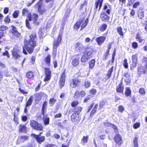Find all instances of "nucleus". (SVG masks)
Instances as JSON below:
<instances>
[{
	"label": "nucleus",
	"instance_id": "obj_1",
	"mask_svg": "<svg viewBox=\"0 0 147 147\" xmlns=\"http://www.w3.org/2000/svg\"><path fill=\"white\" fill-rule=\"evenodd\" d=\"M36 36L35 33L32 34L28 37L25 38L24 47L28 52L32 53L33 51L34 47L36 46Z\"/></svg>",
	"mask_w": 147,
	"mask_h": 147
},
{
	"label": "nucleus",
	"instance_id": "obj_2",
	"mask_svg": "<svg viewBox=\"0 0 147 147\" xmlns=\"http://www.w3.org/2000/svg\"><path fill=\"white\" fill-rule=\"evenodd\" d=\"M93 52V50L92 48H88L86 51L83 54L81 59V61L82 62H86L92 57Z\"/></svg>",
	"mask_w": 147,
	"mask_h": 147
},
{
	"label": "nucleus",
	"instance_id": "obj_3",
	"mask_svg": "<svg viewBox=\"0 0 147 147\" xmlns=\"http://www.w3.org/2000/svg\"><path fill=\"white\" fill-rule=\"evenodd\" d=\"M62 33L60 32L58 35L57 39L54 40L53 44V54L55 55V57L56 56L57 51V48L59 46V44L61 40V36Z\"/></svg>",
	"mask_w": 147,
	"mask_h": 147
},
{
	"label": "nucleus",
	"instance_id": "obj_4",
	"mask_svg": "<svg viewBox=\"0 0 147 147\" xmlns=\"http://www.w3.org/2000/svg\"><path fill=\"white\" fill-rule=\"evenodd\" d=\"M30 125L34 129L36 130L41 131L43 129L42 126L41 124H38L36 121L34 120L31 121Z\"/></svg>",
	"mask_w": 147,
	"mask_h": 147
},
{
	"label": "nucleus",
	"instance_id": "obj_5",
	"mask_svg": "<svg viewBox=\"0 0 147 147\" xmlns=\"http://www.w3.org/2000/svg\"><path fill=\"white\" fill-rule=\"evenodd\" d=\"M45 76L44 81L45 82L48 81L50 80L51 78V72L49 69L46 67L45 68Z\"/></svg>",
	"mask_w": 147,
	"mask_h": 147
},
{
	"label": "nucleus",
	"instance_id": "obj_6",
	"mask_svg": "<svg viewBox=\"0 0 147 147\" xmlns=\"http://www.w3.org/2000/svg\"><path fill=\"white\" fill-rule=\"evenodd\" d=\"M38 17V15L36 13H33L32 15L31 13L29 14L28 16V20L29 21H32L33 22L36 24L38 25V23L36 22Z\"/></svg>",
	"mask_w": 147,
	"mask_h": 147
},
{
	"label": "nucleus",
	"instance_id": "obj_7",
	"mask_svg": "<svg viewBox=\"0 0 147 147\" xmlns=\"http://www.w3.org/2000/svg\"><path fill=\"white\" fill-rule=\"evenodd\" d=\"M31 136L35 138L37 142L40 144L43 142L45 139L44 136H40V134L36 135L34 134H32Z\"/></svg>",
	"mask_w": 147,
	"mask_h": 147
},
{
	"label": "nucleus",
	"instance_id": "obj_8",
	"mask_svg": "<svg viewBox=\"0 0 147 147\" xmlns=\"http://www.w3.org/2000/svg\"><path fill=\"white\" fill-rule=\"evenodd\" d=\"M80 57L78 55L76 56L72 59L71 64L74 67L77 66L79 64Z\"/></svg>",
	"mask_w": 147,
	"mask_h": 147
},
{
	"label": "nucleus",
	"instance_id": "obj_9",
	"mask_svg": "<svg viewBox=\"0 0 147 147\" xmlns=\"http://www.w3.org/2000/svg\"><path fill=\"white\" fill-rule=\"evenodd\" d=\"M100 18L104 22L108 21L110 18L109 16L105 14V12L104 11L102 12L100 15Z\"/></svg>",
	"mask_w": 147,
	"mask_h": 147
},
{
	"label": "nucleus",
	"instance_id": "obj_10",
	"mask_svg": "<svg viewBox=\"0 0 147 147\" xmlns=\"http://www.w3.org/2000/svg\"><path fill=\"white\" fill-rule=\"evenodd\" d=\"M19 53V50L16 47H15L13 48V51H12L13 56L16 59H18L20 57Z\"/></svg>",
	"mask_w": 147,
	"mask_h": 147
},
{
	"label": "nucleus",
	"instance_id": "obj_11",
	"mask_svg": "<svg viewBox=\"0 0 147 147\" xmlns=\"http://www.w3.org/2000/svg\"><path fill=\"white\" fill-rule=\"evenodd\" d=\"M106 38V37L100 36L97 37L96 39V41L99 45H101L104 43Z\"/></svg>",
	"mask_w": 147,
	"mask_h": 147
},
{
	"label": "nucleus",
	"instance_id": "obj_12",
	"mask_svg": "<svg viewBox=\"0 0 147 147\" xmlns=\"http://www.w3.org/2000/svg\"><path fill=\"white\" fill-rule=\"evenodd\" d=\"M65 77V71H64L62 73L59 81L60 85L61 88L63 87L64 85Z\"/></svg>",
	"mask_w": 147,
	"mask_h": 147
},
{
	"label": "nucleus",
	"instance_id": "obj_13",
	"mask_svg": "<svg viewBox=\"0 0 147 147\" xmlns=\"http://www.w3.org/2000/svg\"><path fill=\"white\" fill-rule=\"evenodd\" d=\"M138 55L137 54H136L132 56V66L133 67H136L138 64Z\"/></svg>",
	"mask_w": 147,
	"mask_h": 147
},
{
	"label": "nucleus",
	"instance_id": "obj_14",
	"mask_svg": "<svg viewBox=\"0 0 147 147\" xmlns=\"http://www.w3.org/2000/svg\"><path fill=\"white\" fill-rule=\"evenodd\" d=\"M80 81L77 79H74L70 83V86L72 88H75L80 83Z\"/></svg>",
	"mask_w": 147,
	"mask_h": 147
},
{
	"label": "nucleus",
	"instance_id": "obj_15",
	"mask_svg": "<svg viewBox=\"0 0 147 147\" xmlns=\"http://www.w3.org/2000/svg\"><path fill=\"white\" fill-rule=\"evenodd\" d=\"M103 0H98L96 1L95 3V9L96 11L99 10L102 4Z\"/></svg>",
	"mask_w": 147,
	"mask_h": 147
},
{
	"label": "nucleus",
	"instance_id": "obj_16",
	"mask_svg": "<svg viewBox=\"0 0 147 147\" xmlns=\"http://www.w3.org/2000/svg\"><path fill=\"white\" fill-rule=\"evenodd\" d=\"M75 49L77 51L80 52L82 51L84 48L83 45L80 43H77L75 45Z\"/></svg>",
	"mask_w": 147,
	"mask_h": 147
},
{
	"label": "nucleus",
	"instance_id": "obj_17",
	"mask_svg": "<svg viewBox=\"0 0 147 147\" xmlns=\"http://www.w3.org/2000/svg\"><path fill=\"white\" fill-rule=\"evenodd\" d=\"M110 7V6L108 3L105 4L104 6V11L107 14H109L111 11V8Z\"/></svg>",
	"mask_w": 147,
	"mask_h": 147
},
{
	"label": "nucleus",
	"instance_id": "obj_18",
	"mask_svg": "<svg viewBox=\"0 0 147 147\" xmlns=\"http://www.w3.org/2000/svg\"><path fill=\"white\" fill-rule=\"evenodd\" d=\"M123 90L124 87L122 86L121 83L119 84L117 87L116 91L118 92L122 93L123 92Z\"/></svg>",
	"mask_w": 147,
	"mask_h": 147
},
{
	"label": "nucleus",
	"instance_id": "obj_19",
	"mask_svg": "<svg viewBox=\"0 0 147 147\" xmlns=\"http://www.w3.org/2000/svg\"><path fill=\"white\" fill-rule=\"evenodd\" d=\"M115 140L119 145H120L121 143V138L119 135H117L115 137Z\"/></svg>",
	"mask_w": 147,
	"mask_h": 147
},
{
	"label": "nucleus",
	"instance_id": "obj_20",
	"mask_svg": "<svg viewBox=\"0 0 147 147\" xmlns=\"http://www.w3.org/2000/svg\"><path fill=\"white\" fill-rule=\"evenodd\" d=\"M71 119L72 121L76 122L79 120V115L74 113L71 115Z\"/></svg>",
	"mask_w": 147,
	"mask_h": 147
},
{
	"label": "nucleus",
	"instance_id": "obj_21",
	"mask_svg": "<svg viewBox=\"0 0 147 147\" xmlns=\"http://www.w3.org/2000/svg\"><path fill=\"white\" fill-rule=\"evenodd\" d=\"M20 132L25 133L27 131V127L24 125H20L19 126Z\"/></svg>",
	"mask_w": 147,
	"mask_h": 147
},
{
	"label": "nucleus",
	"instance_id": "obj_22",
	"mask_svg": "<svg viewBox=\"0 0 147 147\" xmlns=\"http://www.w3.org/2000/svg\"><path fill=\"white\" fill-rule=\"evenodd\" d=\"M28 140V137L26 136H20L18 138V142H24Z\"/></svg>",
	"mask_w": 147,
	"mask_h": 147
},
{
	"label": "nucleus",
	"instance_id": "obj_23",
	"mask_svg": "<svg viewBox=\"0 0 147 147\" xmlns=\"http://www.w3.org/2000/svg\"><path fill=\"white\" fill-rule=\"evenodd\" d=\"M45 63L49 67L51 65V55H48L45 59Z\"/></svg>",
	"mask_w": 147,
	"mask_h": 147
},
{
	"label": "nucleus",
	"instance_id": "obj_24",
	"mask_svg": "<svg viewBox=\"0 0 147 147\" xmlns=\"http://www.w3.org/2000/svg\"><path fill=\"white\" fill-rule=\"evenodd\" d=\"M31 12H29V10L27 8H24L22 10V16H27V18H28V16L29 14L30 15Z\"/></svg>",
	"mask_w": 147,
	"mask_h": 147
},
{
	"label": "nucleus",
	"instance_id": "obj_25",
	"mask_svg": "<svg viewBox=\"0 0 147 147\" xmlns=\"http://www.w3.org/2000/svg\"><path fill=\"white\" fill-rule=\"evenodd\" d=\"M136 39L137 41L139 42L142 43L144 42L145 41L144 39L139 34H137L136 36Z\"/></svg>",
	"mask_w": 147,
	"mask_h": 147
},
{
	"label": "nucleus",
	"instance_id": "obj_26",
	"mask_svg": "<svg viewBox=\"0 0 147 147\" xmlns=\"http://www.w3.org/2000/svg\"><path fill=\"white\" fill-rule=\"evenodd\" d=\"M82 108L78 106L73 109V111L75 113H77V114L79 115L82 111Z\"/></svg>",
	"mask_w": 147,
	"mask_h": 147
},
{
	"label": "nucleus",
	"instance_id": "obj_27",
	"mask_svg": "<svg viewBox=\"0 0 147 147\" xmlns=\"http://www.w3.org/2000/svg\"><path fill=\"white\" fill-rule=\"evenodd\" d=\"M82 22V20H80L77 21L76 23L74 26V28L75 29L77 30L80 28Z\"/></svg>",
	"mask_w": 147,
	"mask_h": 147
},
{
	"label": "nucleus",
	"instance_id": "obj_28",
	"mask_svg": "<svg viewBox=\"0 0 147 147\" xmlns=\"http://www.w3.org/2000/svg\"><path fill=\"white\" fill-rule=\"evenodd\" d=\"M113 69L114 67L113 66L109 70L106 75V77H107V79H109L111 77V74L113 71Z\"/></svg>",
	"mask_w": 147,
	"mask_h": 147
},
{
	"label": "nucleus",
	"instance_id": "obj_29",
	"mask_svg": "<svg viewBox=\"0 0 147 147\" xmlns=\"http://www.w3.org/2000/svg\"><path fill=\"white\" fill-rule=\"evenodd\" d=\"M131 91L130 88L127 87L125 88V96H129L131 95Z\"/></svg>",
	"mask_w": 147,
	"mask_h": 147
},
{
	"label": "nucleus",
	"instance_id": "obj_30",
	"mask_svg": "<svg viewBox=\"0 0 147 147\" xmlns=\"http://www.w3.org/2000/svg\"><path fill=\"white\" fill-rule=\"evenodd\" d=\"M95 62V61L94 59H92L89 62V69H92L94 67Z\"/></svg>",
	"mask_w": 147,
	"mask_h": 147
},
{
	"label": "nucleus",
	"instance_id": "obj_31",
	"mask_svg": "<svg viewBox=\"0 0 147 147\" xmlns=\"http://www.w3.org/2000/svg\"><path fill=\"white\" fill-rule=\"evenodd\" d=\"M88 139V136H84L81 140V143L83 144H84L87 142Z\"/></svg>",
	"mask_w": 147,
	"mask_h": 147
},
{
	"label": "nucleus",
	"instance_id": "obj_32",
	"mask_svg": "<svg viewBox=\"0 0 147 147\" xmlns=\"http://www.w3.org/2000/svg\"><path fill=\"white\" fill-rule=\"evenodd\" d=\"M33 101V98L32 96H30L29 99H28V100L27 102H26V107H28L30 106Z\"/></svg>",
	"mask_w": 147,
	"mask_h": 147
},
{
	"label": "nucleus",
	"instance_id": "obj_33",
	"mask_svg": "<svg viewBox=\"0 0 147 147\" xmlns=\"http://www.w3.org/2000/svg\"><path fill=\"white\" fill-rule=\"evenodd\" d=\"M47 101H45L43 104L42 106V115H44V111L46 108V107H47Z\"/></svg>",
	"mask_w": 147,
	"mask_h": 147
},
{
	"label": "nucleus",
	"instance_id": "obj_34",
	"mask_svg": "<svg viewBox=\"0 0 147 147\" xmlns=\"http://www.w3.org/2000/svg\"><path fill=\"white\" fill-rule=\"evenodd\" d=\"M107 27V25L105 24H103L101 25L99 30L101 32L104 31L106 29Z\"/></svg>",
	"mask_w": 147,
	"mask_h": 147
},
{
	"label": "nucleus",
	"instance_id": "obj_35",
	"mask_svg": "<svg viewBox=\"0 0 147 147\" xmlns=\"http://www.w3.org/2000/svg\"><path fill=\"white\" fill-rule=\"evenodd\" d=\"M117 31L119 34L121 36H123V33L122 31V29L121 27L119 26L117 28Z\"/></svg>",
	"mask_w": 147,
	"mask_h": 147
},
{
	"label": "nucleus",
	"instance_id": "obj_36",
	"mask_svg": "<svg viewBox=\"0 0 147 147\" xmlns=\"http://www.w3.org/2000/svg\"><path fill=\"white\" fill-rule=\"evenodd\" d=\"M98 105L97 104H96L93 108L92 111L90 113L91 116H92L96 112V109L98 107Z\"/></svg>",
	"mask_w": 147,
	"mask_h": 147
},
{
	"label": "nucleus",
	"instance_id": "obj_37",
	"mask_svg": "<svg viewBox=\"0 0 147 147\" xmlns=\"http://www.w3.org/2000/svg\"><path fill=\"white\" fill-rule=\"evenodd\" d=\"M106 101L105 100H103L100 101L99 104V108L100 109L105 105Z\"/></svg>",
	"mask_w": 147,
	"mask_h": 147
},
{
	"label": "nucleus",
	"instance_id": "obj_38",
	"mask_svg": "<svg viewBox=\"0 0 147 147\" xmlns=\"http://www.w3.org/2000/svg\"><path fill=\"white\" fill-rule=\"evenodd\" d=\"M138 138L137 137H136L134 138L133 141L134 147H138Z\"/></svg>",
	"mask_w": 147,
	"mask_h": 147
},
{
	"label": "nucleus",
	"instance_id": "obj_39",
	"mask_svg": "<svg viewBox=\"0 0 147 147\" xmlns=\"http://www.w3.org/2000/svg\"><path fill=\"white\" fill-rule=\"evenodd\" d=\"M34 73L32 71H29L26 74V76L28 78H31L34 76Z\"/></svg>",
	"mask_w": 147,
	"mask_h": 147
},
{
	"label": "nucleus",
	"instance_id": "obj_40",
	"mask_svg": "<svg viewBox=\"0 0 147 147\" xmlns=\"http://www.w3.org/2000/svg\"><path fill=\"white\" fill-rule=\"evenodd\" d=\"M38 11L40 14H42L45 12V9L44 7H42L40 8H38Z\"/></svg>",
	"mask_w": 147,
	"mask_h": 147
},
{
	"label": "nucleus",
	"instance_id": "obj_41",
	"mask_svg": "<svg viewBox=\"0 0 147 147\" xmlns=\"http://www.w3.org/2000/svg\"><path fill=\"white\" fill-rule=\"evenodd\" d=\"M43 121L45 125H48L49 123V117L44 118Z\"/></svg>",
	"mask_w": 147,
	"mask_h": 147
},
{
	"label": "nucleus",
	"instance_id": "obj_42",
	"mask_svg": "<svg viewBox=\"0 0 147 147\" xmlns=\"http://www.w3.org/2000/svg\"><path fill=\"white\" fill-rule=\"evenodd\" d=\"M43 1L42 0H40L36 4L35 6L37 7L38 9L39 7H42V4Z\"/></svg>",
	"mask_w": 147,
	"mask_h": 147
},
{
	"label": "nucleus",
	"instance_id": "obj_43",
	"mask_svg": "<svg viewBox=\"0 0 147 147\" xmlns=\"http://www.w3.org/2000/svg\"><path fill=\"white\" fill-rule=\"evenodd\" d=\"M138 72H141L144 71V67L142 66L141 65H139L138 66Z\"/></svg>",
	"mask_w": 147,
	"mask_h": 147
},
{
	"label": "nucleus",
	"instance_id": "obj_44",
	"mask_svg": "<svg viewBox=\"0 0 147 147\" xmlns=\"http://www.w3.org/2000/svg\"><path fill=\"white\" fill-rule=\"evenodd\" d=\"M29 20L28 19H27L26 20V27L29 29H31V26L30 25V23L29 22Z\"/></svg>",
	"mask_w": 147,
	"mask_h": 147
},
{
	"label": "nucleus",
	"instance_id": "obj_45",
	"mask_svg": "<svg viewBox=\"0 0 147 147\" xmlns=\"http://www.w3.org/2000/svg\"><path fill=\"white\" fill-rule=\"evenodd\" d=\"M56 101V100L54 98H52L50 99L49 103L52 105H53L55 104V102Z\"/></svg>",
	"mask_w": 147,
	"mask_h": 147
},
{
	"label": "nucleus",
	"instance_id": "obj_46",
	"mask_svg": "<svg viewBox=\"0 0 147 147\" xmlns=\"http://www.w3.org/2000/svg\"><path fill=\"white\" fill-rule=\"evenodd\" d=\"M123 65L125 68L128 67V64L127 59H125L123 61Z\"/></svg>",
	"mask_w": 147,
	"mask_h": 147
},
{
	"label": "nucleus",
	"instance_id": "obj_47",
	"mask_svg": "<svg viewBox=\"0 0 147 147\" xmlns=\"http://www.w3.org/2000/svg\"><path fill=\"white\" fill-rule=\"evenodd\" d=\"M139 92L140 94L142 95H144L145 94V89L143 88H141L139 89Z\"/></svg>",
	"mask_w": 147,
	"mask_h": 147
},
{
	"label": "nucleus",
	"instance_id": "obj_48",
	"mask_svg": "<svg viewBox=\"0 0 147 147\" xmlns=\"http://www.w3.org/2000/svg\"><path fill=\"white\" fill-rule=\"evenodd\" d=\"M13 33L17 37H19L20 36V33L15 30H13Z\"/></svg>",
	"mask_w": 147,
	"mask_h": 147
},
{
	"label": "nucleus",
	"instance_id": "obj_49",
	"mask_svg": "<svg viewBox=\"0 0 147 147\" xmlns=\"http://www.w3.org/2000/svg\"><path fill=\"white\" fill-rule=\"evenodd\" d=\"M140 126V123H136L134 124L133 127L135 129H136L139 128Z\"/></svg>",
	"mask_w": 147,
	"mask_h": 147
},
{
	"label": "nucleus",
	"instance_id": "obj_50",
	"mask_svg": "<svg viewBox=\"0 0 147 147\" xmlns=\"http://www.w3.org/2000/svg\"><path fill=\"white\" fill-rule=\"evenodd\" d=\"M84 86L86 88H88L90 86V83L88 81H86L84 83Z\"/></svg>",
	"mask_w": 147,
	"mask_h": 147
},
{
	"label": "nucleus",
	"instance_id": "obj_51",
	"mask_svg": "<svg viewBox=\"0 0 147 147\" xmlns=\"http://www.w3.org/2000/svg\"><path fill=\"white\" fill-rule=\"evenodd\" d=\"M14 117L13 119V121L16 125L18 124V120L17 117L15 115V114H14Z\"/></svg>",
	"mask_w": 147,
	"mask_h": 147
},
{
	"label": "nucleus",
	"instance_id": "obj_52",
	"mask_svg": "<svg viewBox=\"0 0 147 147\" xmlns=\"http://www.w3.org/2000/svg\"><path fill=\"white\" fill-rule=\"evenodd\" d=\"M132 46L133 48L134 49H136L138 48V45L137 42H134L132 44Z\"/></svg>",
	"mask_w": 147,
	"mask_h": 147
},
{
	"label": "nucleus",
	"instance_id": "obj_53",
	"mask_svg": "<svg viewBox=\"0 0 147 147\" xmlns=\"http://www.w3.org/2000/svg\"><path fill=\"white\" fill-rule=\"evenodd\" d=\"M81 24H82V25L81 26V30H82L87 25V23L85 22H84V21H83L82 20Z\"/></svg>",
	"mask_w": 147,
	"mask_h": 147
},
{
	"label": "nucleus",
	"instance_id": "obj_54",
	"mask_svg": "<svg viewBox=\"0 0 147 147\" xmlns=\"http://www.w3.org/2000/svg\"><path fill=\"white\" fill-rule=\"evenodd\" d=\"M19 14V11L18 10H16L13 14V16L14 18H17Z\"/></svg>",
	"mask_w": 147,
	"mask_h": 147
},
{
	"label": "nucleus",
	"instance_id": "obj_55",
	"mask_svg": "<svg viewBox=\"0 0 147 147\" xmlns=\"http://www.w3.org/2000/svg\"><path fill=\"white\" fill-rule=\"evenodd\" d=\"M109 51H107L104 54L103 57V60H106L107 59V57L108 54H109Z\"/></svg>",
	"mask_w": 147,
	"mask_h": 147
},
{
	"label": "nucleus",
	"instance_id": "obj_56",
	"mask_svg": "<svg viewBox=\"0 0 147 147\" xmlns=\"http://www.w3.org/2000/svg\"><path fill=\"white\" fill-rule=\"evenodd\" d=\"M124 107L121 105H120L118 107V111L121 112H122L124 110Z\"/></svg>",
	"mask_w": 147,
	"mask_h": 147
},
{
	"label": "nucleus",
	"instance_id": "obj_57",
	"mask_svg": "<svg viewBox=\"0 0 147 147\" xmlns=\"http://www.w3.org/2000/svg\"><path fill=\"white\" fill-rule=\"evenodd\" d=\"M138 16L140 19L142 18L144 16V12L142 11L138 13Z\"/></svg>",
	"mask_w": 147,
	"mask_h": 147
},
{
	"label": "nucleus",
	"instance_id": "obj_58",
	"mask_svg": "<svg viewBox=\"0 0 147 147\" xmlns=\"http://www.w3.org/2000/svg\"><path fill=\"white\" fill-rule=\"evenodd\" d=\"M92 97V96L91 95H89L87 97H86L84 100V102H86L88 100H89L90 98H91Z\"/></svg>",
	"mask_w": 147,
	"mask_h": 147
},
{
	"label": "nucleus",
	"instance_id": "obj_59",
	"mask_svg": "<svg viewBox=\"0 0 147 147\" xmlns=\"http://www.w3.org/2000/svg\"><path fill=\"white\" fill-rule=\"evenodd\" d=\"M78 102L77 101H74L72 102L71 103V106L72 107H75L78 105Z\"/></svg>",
	"mask_w": 147,
	"mask_h": 147
},
{
	"label": "nucleus",
	"instance_id": "obj_60",
	"mask_svg": "<svg viewBox=\"0 0 147 147\" xmlns=\"http://www.w3.org/2000/svg\"><path fill=\"white\" fill-rule=\"evenodd\" d=\"M3 56H6L8 57H9V54L8 51H5V52H3Z\"/></svg>",
	"mask_w": 147,
	"mask_h": 147
},
{
	"label": "nucleus",
	"instance_id": "obj_61",
	"mask_svg": "<svg viewBox=\"0 0 147 147\" xmlns=\"http://www.w3.org/2000/svg\"><path fill=\"white\" fill-rule=\"evenodd\" d=\"M80 96V93L79 92L76 91L74 97L76 98H77Z\"/></svg>",
	"mask_w": 147,
	"mask_h": 147
},
{
	"label": "nucleus",
	"instance_id": "obj_62",
	"mask_svg": "<svg viewBox=\"0 0 147 147\" xmlns=\"http://www.w3.org/2000/svg\"><path fill=\"white\" fill-rule=\"evenodd\" d=\"M96 92V90L94 89H92L90 91V93L93 95Z\"/></svg>",
	"mask_w": 147,
	"mask_h": 147
},
{
	"label": "nucleus",
	"instance_id": "obj_63",
	"mask_svg": "<svg viewBox=\"0 0 147 147\" xmlns=\"http://www.w3.org/2000/svg\"><path fill=\"white\" fill-rule=\"evenodd\" d=\"M62 116V115L61 113H59L57 114L54 115V117L55 118H57L61 117Z\"/></svg>",
	"mask_w": 147,
	"mask_h": 147
},
{
	"label": "nucleus",
	"instance_id": "obj_64",
	"mask_svg": "<svg viewBox=\"0 0 147 147\" xmlns=\"http://www.w3.org/2000/svg\"><path fill=\"white\" fill-rule=\"evenodd\" d=\"M53 64L55 68H56L57 66V62L56 60L54 59L53 60Z\"/></svg>",
	"mask_w": 147,
	"mask_h": 147
}]
</instances>
